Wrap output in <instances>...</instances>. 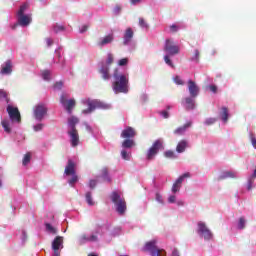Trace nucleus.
Masks as SVG:
<instances>
[{"label":"nucleus","mask_w":256,"mask_h":256,"mask_svg":"<svg viewBox=\"0 0 256 256\" xmlns=\"http://www.w3.org/2000/svg\"><path fill=\"white\" fill-rule=\"evenodd\" d=\"M156 201L158 203L163 204V196H161V194H159V193H156Z\"/></svg>","instance_id":"nucleus-49"},{"label":"nucleus","mask_w":256,"mask_h":256,"mask_svg":"<svg viewBox=\"0 0 256 256\" xmlns=\"http://www.w3.org/2000/svg\"><path fill=\"white\" fill-rule=\"evenodd\" d=\"M1 125L5 133H11V122L9 120H2Z\"/></svg>","instance_id":"nucleus-30"},{"label":"nucleus","mask_w":256,"mask_h":256,"mask_svg":"<svg viewBox=\"0 0 256 256\" xmlns=\"http://www.w3.org/2000/svg\"><path fill=\"white\" fill-rule=\"evenodd\" d=\"M46 44L48 47H51V45H53V40H51V38H47L46 39Z\"/></svg>","instance_id":"nucleus-57"},{"label":"nucleus","mask_w":256,"mask_h":256,"mask_svg":"<svg viewBox=\"0 0 256 256\" xmlns=\"http://www.w3.org/2000/svg\"><path fill=\"white\" fill-rule=\"evenodd\" d=\"M86 130L88 131V133H93V128H91L89 124H86Z\"/></svg>","instance_id":"nucleus-59"},{"label":"nucleus","mask_w":256,"mask_h":256,"mask_svg":"<svg viewBox=\"0 0 256 256\" xmlns=\"http://www.w3.org/2000/svg\"><path fill=\"white\" fill-rule=\"evenodd\" d=\"M177 205H185V203L182 200L177 201Z\"/></svg>","instance_id":"nucleus-62"},{"label":"nucleus","mask_w":256,"mask_h":256,"mask_svg":"<svg viewBox=\"0 0 256 256\" xmlns=\"http://www.w3.org/2000/svg\"><path fill=\"white\" fill-rule=\"evenodd\" d=\"M127 63H129V59L128 58H122L118 61V65L119 67H125V65H127Z\"/></svg>","instance_id":"nucleus-38"},{"label":"nucleus","mask_w":256,"mask_h":256,"mask_svg":"<svg viewBox=\"0 0 256 256\" xmlns=\"http://www.w3.org/2000/svg\"><path fill=\"white\" fill-rule=\"evenodd\" d=\"M86 202L88 203V205L93 206L95 205V201H93V198L91 196V192H87L86 193Z\"/></svg>","instance_id":"nucleus-33"},{"label":"nucleus","mask_w":256,"mask_h":256,"mask_svg":"<svg viewBox=\"0 0 256 256\" xmlns=\"http://www.w3.org/2000/svg\"><path fill=\"white\" fill-rule=\"evenodd\" d=\"M133 39V29L127 28L125 33H124V45H129Z\"/></svg>","instance_id":"nucleus-22"},{"label":"nucleus","mask_w":256,"mask_h":256,"mask_svg":"<svg viewBox=\"0 0 256 256\" xmlns=\"http://www.w3.org/2000/svg\"><path fill=\"white\" fill-rule=\"evenodd\" d=\"M42 79H44V81H49L51 79V72L48 70L43 71Z\"/></svg>","instance_id":"nucleus-35"},{"label":"nucleus","mask_w":256,"mask_h":256,"mask_svg":"<svg viewBox=\"0 0 256 256\" xmlns=\"http://www.w3.org/2000/svg\"><path fill=\"white\" fill-rule=\"evenodd\" d=\"M82 103L84 105H88V109L83 110L82 113L84 115H87L88 113H92V111H95V109H109V105L105 104L99 100H89V99H84L82 100Z\"/></svg>","instance_id":"nucleus-3"},{"label":"nucleus","mask_w":256,"mask_h":256,"mask_svg":"<svg viewBox=\"0 0 256 256\" xmlns=\"http://www.w3.org/2000/svg\"><path fill=\"white\" fill-rule=\"evenodd\" d=\"M185 107L188 110L195 109V100H193V98H186Z\"/></svg>","instance_id":"nucleus-29"},{"label":"nucleus","mask_w":256,"mask_h":256,"mask_svg":"<svg viewBox=\"0 0 256 256\" xmlns=\"http://www.w3.org/2000/svg\"><path fill=\"white\" fill-rule=\"evenodd\" d=\"M57 57H58V63H63V58L61 57V52H60V49L56 50L55 51Z\"/></svg>","instance_id":"nucleus-45"},{"label":"nucleus","mask_w":256,"mask_h":256,"mask_svg":"<svg viewBox=\"0 0 256 256\" xmlns=\"http://www.w3.org/2000/svg\"><path fill=\"white\" fill-rule=\"evenodd\" d=\"M221 119L224 121V123H227V119H229V110L227 107L222 108Z\"/></svg>","instance_id":"nucleus-32"},{"label":"nucleus","mask_w":256,"mask_h":256,"mask_svg":"<svg viewBox=\"0 0 256 256\" xmlns=\"http://www.w3.org/2000/svg\"><path fill=\"white\" fill-rule=\"evenodd\" d=\"M113 59V54L108 53L106 61L101 63L100 73L103 79H105L106 81H109V79H111V75L109 74V65L113 63Z\"/></svg>","instance_id":"nucleus-6"},{"label":"nucleus","mask_w":256,"mask_h":256,"mask_svg":"<svg viewBox=\"0 0 256 256\" xmlns=\"http://www.w3.org/2000/svg\"><path fill=\"white\" fill-rule=\"evenodd\" d=\"M60 103L63 105V107L71 113V109L75 107V99L65 100V95H62L60 98Z\"/></svg>","instance_id":"nucleus-15"},{"label":"nucleus","mask_w":256,"mask_h":256,"mask_svg":"<svg viewBox=\"0 0 256 256\" xmlns=\"http://www.w3.org/2000/svg\"><path fill=\"white\" fill-rule=\"evenodd\" d=\"M188 91H189L191 97H197V95H199V86H197V84L194 81L189 80L188 81Z\"/></svg>","instance_id":"nucleus-19"},{"label":"nucleus","mask_w":256,"mask_h":256,"mask_svg":"<svg viewBox=\"0 0 256 256\" xmlns=\"http://www.w3.org/2000/svg\"><path fill=\"white\" fill-rule=\"evenodd\" d=\"M250 139H251V143H252L254 149H256V138H255V135L250 134Z\"/></svg>","instance_id":"nucleus-47"},{"label":"nucleus","mask_w":256,"mask_h":256,"mask_svg":"<svg viewBox=\"0 0 256 256\" xmlns=\"http://www.w3.org/2000/svg\"><path fill=\"white\" fill-rule=\"evenodd\" d=\"M7 113L12 122L21 123V113H19V109L17 107L8 105Z\"/></svg>","instance_id":"nucleus-13"},{"label":"nucleus","mask_w":256,"mask_h":256,"mask_svg":"<svg viewBox=\"0 0 256 256\" xmlns=\"http://www.w3.org/2000/svg\"><path fill=\"white\" fill-rule=\"evenodd\" d=\"M113 39H115V36L113 34H108L98 41V47H105V45H109L110 43H113Z\"/></svg>","instance_id":"nucleus-21"},{"label":"nucleus","mask_w":256,"mask_h":256,"mask_svg":"<svg viewBox=\"0 0 256 256\" xmlns=\"http://www.w3.org/2000/svg\"><path fill=\"white\" fill-rule=\"evenodd\" d=\"M179 27H177V25L173 24L172 26H170V31H172V33H175V31H178Z\"/></svg>","instance_id":"nucleus-53"},{"label":"nucleus","mask_w":256,"mask_h":256,"mask_svg":"<svg viewBox=\"0 0 256 256\" xmlns=\"http://www.w3.org/2000/svg\"><path fill=\"white\" fill-rule=\"evenodd\" d=\"M64 173L66 175H72V178L68 181L71 187H73V185H75V183L79 181V177L77 176V174H75V162H73V160H68V164L65 167Z\"/></svg>","instance_id":"nucleus-7"},{"label":"nucleus","mask_w":256,"mask_h":256,"mask_svg":"<svg viewBox=\"0 0 256 256\" xmlns=\"http://www.w3.org/2000/svg\"><path fill=\"white\" fill-rule=\"evenodd\" d=\"M137 135V132H135V129L133 127L127 126L121 133L122 139H133Z\"/></svg>","instance_id":"nucleus-18"},{"label":"nucleus","mask_w":256,"mask_h":256,"mask_svg":"<svg viewBox=\"0 0 256 256\" xmlns=\"http://www.w3.org/2000/svg\"><path fill=\"white\" fill-rule=\"evenodd\" d=\"M0 98L5 99V101L9 103V100L7 99V92H5V90H0Z\"/></svg>","instance_id":"nucleus-41"},{"label":"nucleus","mask_w":256,"mask_h":256,"mask_svg":"<svg viewBox=\"0 0 256 256\" xmlns=\"http://www.w3.org/2000/svg\"><path fill=\"white\" fill-rule=\"evenodd\" d=\"M52 249L54 251L53 256H60L61 249H63V237L57 236L52 242Z\"/></svg>","instance_id":"nucleus-14"},{"label":"nucleus","mask_w":256,"mask_h":256,"mask_svg":"<svg viewBox=\"0 0 256 256\" xmlns=\"http://www.w3.org/2000/svg\"><path fill=\"white\" fill-rule=\"evenodd\" d=\"M161 149H163V140L158 139L152 144V147H150L147 152L148 161L155 159V155H157Z\"/></svg>","instance_id":"nucleus-9"},{"label":"nucleus","mask_w":256,"mask_h":256,"mask_svg":"<svg viewBox=\"0 0 256 256\" xmlns=\"http://www.w3.org/2000/svg\"><path fill=\"white\" fill-rule=\"evenodd\" d=\"M54 33H59V31H63V26H55L53 28Z\"/></svg>","instance_id":"nucleus-51"},{"label":"nucleus","mask_w":256,"mask_h":256,"mask_svg":"<svg viewBox=\"0 0 256 256\" xmlns=\"http://www.w3.org/2000/svg\"><path fill=\"white\" fill-rule=\"evenodd\" d=\"M187 146H188L187 141L185 140L180 141L176 147L177 153H183L185 149H187Z\"/></svg>","instance_id":"nucleus-25"},{"label":"nucleus","mask_w":256,"mask_h":256,"mask_svg":"<svg viewBox=\"0 0 256 256\" xmlns=\"http://www.w3.org/2000/svg\"><path fill=\"white\" fill-rule=\"evenodd\" d=\"M186 177H191V174L187 172L180 176L172 186V193H177V191L181 189V183H183V180L186 179Z\"/></svg>","instance_id":"nucleus-16"},{"label":"nucleus","mask_w":256,"mask_h":256,"mask_svg":"<svg viewBox=\"0 0 256 256\" xmlns=\"http://www.w3.org/2000/svg\"><path fill=\"white\" fill-rule=\"evenodd\" d=\"M30 162H31V153H27L23 158L22 164L26 166V165H29Z\"/></svg>","instance_id":"nucleus-34"},{"label":"nucleus","mask_w":256,"mask_h":256,"mask_svg":"<svg viewBox=\"0 0 256 256\" xmlns=\"http://www.w3.org/2000/svg\"><path fill=\"white\" fill-rule=\"evenodd\" d=\"M112 89L114 93H128L129 92V77L125 74L119 73V69H115L113 74Z\"/></svg>","instance_id":"nucleus-1"},{"label":"nucleus","mask_w":256,"mask_h":256,"mask_svg":"<svg viewBox=\"0 0 256 256\" xmlns=\"http://www.w3.org/2000/svg\"><path fill=\"white\" fill-rule=\"evenodd\" d=\"M47 233H50L51 235L57 234V228L51 225L50 223L45 224Z\"/></svg>","instance_id":"nucleus-31"},{"label":"nucleus","mask_w":256,"mask_h":256,"mask_svg":"<svg viewBox=\"0 0 256 256\" xmlns=\"http://www.w3.org/2000/svg\"><path fill=\"white\" fill-rule=\"evenodd\" d=\"M165 157H167L168 159H175V152L168 150L164 153Z\"/></svg>","instance_id":"nucleus-37"},{"label":"nucleus","mask_w":256,"mask_h":256,"mask_svg":"<svg viewBox=\"0 0 256 256\" xmlns=\"http://www.w3.org/2000/svg\"><path fill=\"white\" fill-rule=\"evenodd\" d=\"M191 127V122L186 123L184 126L177 128L174 133L175 135H185V131Z\"/></svg>","instance_id":"nucleus-23"},{"label":"nucleus","mask_w":256,"mask_h":256,"mask_svg":"<svg viewBox=\"0 0 256 256\" xmlns=\"http://www.w3.org/2000/svg\"><path fill=\"white\" fill-rule=\"evenodd\" d=\"M12 72L13 65L11 64L10 60L6 61L4 64L1 65V75H11Z\"/></svg>","instance_id":"nucleus-20"},{"label":"nucleus","mask_w":256,"mask_h":256,"mask_svg":"<svg viewBox=\"0 0 256 256\" xmlns=\"http://www.w3.org/2000/svg\"><path fill=\"white\" fill-rule=\"evenodd\" d=\"M238 229H245V219L244 218L239 219Z\"/></svg>","instance_id":"nucleus-40"},{"label":"nucleus","mask_w":256,"mask_h":256,"mask_svg":"<svg viewBox=\"0 0 256 256\" xmlns=\"http://www.w3.org/2000/svg\"><path fill=\"white\" fill-rule=\"evenodd\" d=\"M101 231H103L102 227H97L94 233L90 236L82 235L79 237L78 242L80 245H84V243H95L97 241V235H101Z\"/></svg>","instance_id":"nucleus-10"},{"label":"nucleus","mask_w":256,"mask_h":256,"mask_svg":"<svg viewBox=\"0 0 256 256\" xmlns=\"http://www.w3.org/2000/svg\"><path fill=\"white\" fill-rule=\"evenodd\" d=\"M215 121H217V119H215V118H208L205 121V125H213V123H215Z\"/></svg>","instance_id":"nucleus-43"},{"label":"nucleus","mask_w":256,"mask_h":256,"mask_svg":"<svg viewBox=\"0 0 256 256\" xmlns=\"http://www.w3.org/2000/svg\"><path fill=\"white\" fill-rule=\"evenodd\" d=\"M139 25L142 27V29H147L149 26L145 23V20L143 18L139 19Z\"/></svg>","instance_id":"nucleus-42"},{"label":"nucleus","mask_w":256,"mask_h":256,"mask_svg":"<svg viewBox=\"0 0 256 256\" xmlns=\"http://www.w3.org/2000/svg\"><path fill=\"white\" fill-rule=\"evenodd\" d=\"M103 181H106V183H111V177H109V170L107 168H103L100 176Z\"/></svg>","instance_id":"nucleus-26"},{"label":"nucleus","mask_w":256,"mask_h":256,"mask_svg":"<svg viewBox=\"0 0 256 256\" xmlns=\"http://www.w3.org/2000/svg\"><path fill=\"white\" fill-rule=\"evenodd\" d=\"M172 256H179V251L177 249H174L172 251Z\"/></svg>","instance_id":"nucleus-60"},{"label":"nucleus","mask_w":256,"mask_h":256,"mask_svg":"<svg viewBox=\"0 0 256 256\" xmlns=\"http://www.w3.org/2000/svg\"><path fill=\"white\" fill-rule=\"evenodd\" d=\"M114 13H115L116 15H118V13H121V7L116 6V7L114 8Z\"/></svg>","instance_id":"nucleus-58"},{"label":"nucleus","mask_w":256,"mask_h":256,"mask_svg":"<svg viewBox=\"0 0 256 256\" xmlns=\"http://www.w3.org/2000/svg\"><path fill=\"white\" fill-rule=\"evenodd\" d=\"M161 115H162V117H164V119H168L169 118V112L168 111H162Z\"/></svg>","instance_id":"nucleus-55"},{"label":"nucleus","mask_w":256,"mask_h":256,"mask_svg":"<svg viewBox=\"0 0 256 256\" xmlns=\"http://www.w3.org/2000/svg\"><path fill=\"white\" fill-rule=\"evenodd\" d=\"M164 51L167 53V55L164 56L166 65H169V67L172 68L175 67L169 57H173V55L179 54V46L176 45L173 40L167 39L165 42Z\"/></svg>","instance_id":"nucleus-2"},{"label":"nucleus","mask_w":256,"mask_h":256,"mask_svg":"<svg viewBox=\"0 0 256 256\" xmlns=\"http://www.w3.org/2000/svg\"><path fill=\"white\" fill-rule=\"evenodd\" d=\"M43 127H45V125L43 123H39L33 126L34 131H42Z\"/></svg>","instance_id":"nucleus-39"},{"label":"nucleus","mask_w":256,"mask_h":256,"mask_svg":"<svg viewBox=\"0 0 256 256\" xmlns=\"http://www.w3.org/2000/svg\"><path fill=\"white\" fill-rule=\"evenodd\" d=\"M87 29H89V26L83 25V26L80 28V33H85V31H87Z\"/></svg>","instance_id":"nucleus-56"},{"label":"nucleus","mask_w":256,"mask_h":256,"mask_svg":"<svg viewBox=\"0 0 256 256\" xmlns=\"http://www.w3.org/2000/svg\"><path fill=\"white\" fill-rule=\"evenodd\" d=\"M177 201V197L175 195H171L168 198V203H175Z\"/></svg>","instance_id":"nucleus-50"},{"label":"nucleus","mask_w":256,"mask_h":256,"mask_svg":"<svg viewBox=\"0 0 256 256\" xmlns=\"http://www.w3.org/2000/svg\"><path fill=\"white\" fill-rule=\"evenodd\" d=\"M33 115L36 121H43L45 115H47V106H45V104L36 105L33 110Z\"/></svg>","instance_id":"nucleus-11"},{"label":"nucleus","mask_w":256,"mask_h":256,"mask_svg":"<svg viewBox=\"0 0 256 256\" xmlns=\"http://www.w3.org/2000/svg\"><path fill=\"white\" fill-rule=\"evenodd\" d=\"M192 61H199V50H195L194 57L191 59Z\"/></svg>","instance_id":"nucleus-48"},{"label":"nucleus","mask_w":256,"mask_h":256,"mask_svg":"<svg viewBox=\"0 0 256 256\" xmlns=\"http://www.w3.org/2000/svg\"><path fill=\"white\" fill-rule=\"evenodd\" d=\"M208 89H209L210 91H212V93H217V86H215V85H210V86H208Z\"/></svg>","instance_id":"nucleus-52"},{"label":"nucleus","mask_w":256,"mask_h":256,"mask_svg":"<svg viewBox=\"0 0 256 256\" xmlns=\"http://www.w3.org/2000/svg\"><path fill=\"white\" fill-rule=\"evenodd\" d=\"M132 5H137V3H141V0H131Z\"/></svg>","instance_id":"nucleus-61"},{"label":"nucleus","mask_w":256,"mask_h":256,"mask_svg":"<svg viewBox=\"0 0 256 256\" xmlns=\"http://www.w3.org/2000/svg\"><path fill=\"white\" fill-rule=\"evenodd\" d=\"M97 186V180H90L89 181V187L90 189H95V187Z\"/></svg>","instance_id":"nucleus-44"},{"label":"nucleus","mask_w":256,"mask_h":256,"mask_svg":"<svg viewBox=\"0 0 256 256\" xmlns=\"http://www.w3.org/2000/svg\"><path fill=\"white\" fill-rule=\"evenodd\" d=\"M27 9H29V4L24 3L18 10V23L21 25V27H27V25H29L32 21L31 14H25Z\"/></svg>","instance_id":"nucleus-4"},{"label":"nucleus","mask_w":256,"mask_h":256,"mask_svg":"<svg viewBox=\"0 0 256 256\" xmlns=\"http://www.w3.org/2000/svg\"><path fill=\"white\" fill-rule=\"evenodd\" d=\"M121 157L125 161H129V159H131V154L127 153V150H122L121 151Z\"/></svg>","instance_id":"nucleus-36"},{"label":"nucleus","mask_w":256,"mask_h":256,"mask_svg":"<svg viewBox=\"0 0 256 256\" xmlns=\"http://www.w3.org/2000/svg\"><path fill=\"white\" fill-rule=\"evenodd\" d=\"M252 177H256V169L254 170Z\"/></svg>","instance_id":"nucleus-63"},{"label":"nucleus","mask_w":256,"mask_h":256,"mask_svg":"<svg viewBox=\"0 0 256 256\" xmlns=\"http://www.w3.org/2000/svg\"><path fill=\"white\" fill-rule=\"evenodd\" d=\"M77 123H79V119L77 117H71L68 119V127H69V131H73L76 130L75 129V125H77Z\"/></svg>","instance_id":"nucleus-24"},{"label":"nucleus","mask_w":256,"mask_h":256,"mask_svg":"<svg viewBox=\"0 0 256 256\" xmlns=\"http://www.w3.org/2000/svg\"><path fill=\"white\" fill-rule=\"evenodd\" d=\"M111 199L116 205V211H118L120 215H123V213L127 211V204L125 203V199L121 198V194L118 192H113Z\"/></svg>","instance_id":"nucleus-5"},{"label":"nucleus","mask_w":256,"mask_h":256,"mask_svg":"<svg viewBox=\"0 0 256 256\" xmlns=\"http://www.w3.org/2000/svg\"><path fill=\"white\" fill-rule=\"evenodd\" d=\"M237 177V172H233V171H226V172H223V174L220 176V179H233Z\"/></svg>","instance_id":"nucleus-27"},{"label":"nucleus","mask_w":256,"mask_h":256,"mask_svg":"<svg viewBox=\"0 0 256 256\" xmlns=\"http://www.w3.org/2000/svg\"><path fill=\"white\" fill-rule=\"evenodd\" d=\"M174 82L176 85H183V80H181V77L179 76L174 77Z\"/></svg>","instance_id":"nucleus-46"},{"label":"nucleus","mask_w":256,"mask_h":256,"mask_svg":"<svg viewBox=\"0 0 256 256\" xmlns=\"http://www.w3.org/2000/svg\"><path fill=\"white\" fill-rule=\"evenodd\" d=\"M143 251H149L150 256H164L163 253H165L163 250L157 248V240L147 242Z\"/></svg>","instance_id":"nucleus-8"},{"label":"nucleus","mask_w":256,"mask_h":256,"mask_svg":"<svg viewBox=\"0 0 256 256\" xmlns=\"http://www.w3.org/2000/svg\"><path fill=\"white\" fill-rule=\"evenodd\" d=\"M88 256H97V255H95V254H89Z\"/></svg>","instance_id":"nucleus-64"},{"label":"nucleus","mask_w":256,"mask_h":256,"mask_svg":"<svg viewBox=\"0 0 256 256\" xmlns=\"http://www.w3.org/2000/svg\"><path fill=\"white\" fill-rule=\"evenodd\" d=\"M198 234L200 235V237H203L207 241L213 238L211 230L203 222L198 223Z\"/></svg>","instance_id":"nucleus-12"},{"label":"nucleus","mask_w":256,"mask_h":256,"mask_svg":"<svg viewBox=\"0 0 256 256\" xmlns=\"http://www.w3.org/2000/svg\"><path fill=\"white\" fill-rule=\"evenodd\" d=\"M61 87H63V82H57V83L54 85V89H61Z\"/></svg>","instance_id":"nucleus-54"},{"label":"nucleus","mask_w":256,"mask_h":256,"mask_svg":"<svg viewBox=\"0 0 256 256\" xmlns=\"http://www.w3.org/2000/svg\"><path fill=\"white\" fill-rule=\"evenodd\" d=\"M122 147L124 149H131V147H135V141L131 139H126L123 141Z\"/></svg>","instance_id":"nucleus-28"},{"label":"nucleus","mask_w":256,"mask_h":256,"mask_svg":"<svg viewBox=\"0 0 256 256\" xmlns=\"http://www.w3.org/2000/svg\"><path fill=\"white\" fill-rule=\"evenodd\" d=\"M68 135L72 147H77V145H79V132H77V130H68Z\"/></svg>","instance_id":"nucleus-17"}]
</instances>
